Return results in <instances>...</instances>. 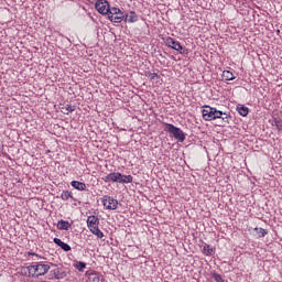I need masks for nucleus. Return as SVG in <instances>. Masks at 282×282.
Returning a JSON list of instances; mask_svg holds the SVG:
<instances>
[{"mask_svg":"<svg viewBox=\"0 0 282 282\" xmlns=\"http://www.w3.org/2000/svg\"><path fill=\"white\" fill-rule=\"evenodd\" d=\"M95 9L99 14L104 17H108L111 23H122L124 21V12L119 8L112 7L109 4L107 0H97L95 3Z\"/></svg>","mask_w":282,"mask_h":282,"instance_id":"nucleus-1","label":"nucleus"},{"mask_svg":"<svg viewBox=\"0 0 282 282\" xmlns=\"http://www.w3.org/2000/svg\"><path fill=\"white\" fill-rule=\"evenodd\" d=\"M29 276L39 279V276H45L50 272V264L34 263L28 267Z\"/></svg>","mask_w":282,"mask_h":282,"instance_id":"nucleus-2","label":"nucleus"},{"mask_svg":"<svg viewBox=\"0 0 282 282\" xmlns=\"http://www.w3.org/2000/svg\"><path fill=\"white\" fill-rule=\"evenodd\" d=\"M86 224L89 231L95 235L97 239H102L105 237V234L98 227L100 226V219L97 216H88Z\"/></svg>","mask_w":282,"mask_h":282,"instance_id":"nucleus-3","label":"nucleus"},{"mask_svg":"<svg viewBox=\"0 0 282 282\" xmlns=\"http://www.w3.org/2000/svg\"><path fill=\"white\" fill-rule=\"evenodd\" d=\"M202 113L206 121L217 120L223 116H226L221 110H217V108H213L210 106H204Z\"/></svg>","mask_w":282,"mask_h":282,"instance_id":"nucleus-4","label":"nucleus"},{"mask_svg":"<svg viewBox=\"0 0 282 282\" xmlns=\"http://www.w3.org/2000/svg\"><path fill=\"white\" fill-rule=\"evenodd\" d=\"M164 127H165L164 131L173 134V138H175V140H178V142H184V140H186V135L184 134V131L173 126V123H164Z\"/></svg>","mask_w":282,"mask_h":282,"instance_id":"nucleus-5","label":"nucleus"},{"mask_svg":"<svg viewBox=\"0 0 282 282\" xmlns=\"http://www.w3.org/2000/svg\"><path fill=\"white\" fill-rule=\"evenodd\" d=\"M165 45L172 50H175L176 52H180V54H188V50H184L182 44H180V42L175 41L173 37L165 39Z\"/></svg>","mask_w":282,"mask_h":282,"instance_id":"nucleus-6","label":"nucleus"},{"mask_svg":"<svg viewBox=\"0 0 282 282\" xmlns=\"http://www.w3.org/2000/svg\"><path fill=\"white\" fill-rule=\"evenodd\" d=\"M101 202L107 210H116L118 208V200L111 196H104Z\"/></svg>","mask_w":282,"mask_h":282,"instance_id":"nucleus-7","label":"nucleus"},{"mask_svg":"<svg viewBox=\"0 0 282 282\" xmlns=\"http://www.w3.org/2000/svg\"><path fill=\"white\" fill-rule=\"evenodd\" d=\"M102 182H106V184H108L109 182H119L120 184V180H122V173L120 172H112L106 176H104Z\"/></svg>","mask_w":282,"mask_h":282,"instance_id":"nucleus-8","label":"nucleus"},{"mask_svg":"<svg viewBox=\"0 0 282 282\" xmlns=\"http://www.w3.org/2000/svg\"><path fill=\"white\" fill-rule=\"evenodd\" d=\"M53 241L56 246L62 248V250H64V252H69V250H72V247L69 245H67L66 242H64L63 240H61L59 238H54Z\"/></svg>","mask_w":282,"mask_h":282,"instance_id":"nucleus-9","label":"nucleus"},{"mask_svg":"<svg viewBox=\"0 0 282 282\" xmlns=\"http://www.w3.org/2000/svg\"><path fill=\"white\" fill-rule=\"evenodd\" d=\"M123 21L128 23H135L138 22V14L134 11H130L128 14L124 15Z\"/></svg>","mask_w":282,"mask_h":282,"instance_id":"nucleus-10","label":"nucleus"},{"mask_svg":"<svg viewBox=\"0 0 282 282\" xmlns=\"http://www.w3.org/2000/svg\"><path fill=\"white\" fill-rule=\"evenodd\" d=\"M70 186L76 191H87V185L80 181H72Z\"/></svg>","mask_w":282,"mask_h":282,"instance_id":"nucleus-11","label":"nucleus"},{"mask_svg":"<svg viewBox=\"0 0 282 282\" xmlns=\"http://www.w3.org/2000/svg\"><path fill=\"white\" fill-rule=\"evenodd\" d=\"M203 254H205V257H213V254H215V248L210 247L208 243H204Z\"/></svg>","mask_w":282,"mask_h":282,"instance_id":"nucleus-12","label":"nucleus"},{"mask_svg":"<svg viewBox=\"0 0 282 282\" xmlns=\"http://www.w3.org/2000/svg\"><path fill=\"white\" fill-rule=\"evenodd\" d=\"M237 111L240 116H242L243 118H246V116H248V113H250V109L241 104H239L237 106Z\"/></svg>","mask_w":282,"mask_h":282,"instance_id":"nucleus-13","label":"nucleus"},{"mask_svg":"<svg viewBox=\"0 0 282 282\" xmlns=\"http://www.w3.org/2000/svg\"><path fill=\"white\" fill-rule=\"evenodd\" d=\"M57 228L58 230H69V228H72V224L67 220H59L57 223Z\"/></svg>","mask_w":282,"mask_h":282,"instance_id":"nucleus-14","label":"nucleus"},{"mask_svg":"<svg viewBox=\"0 0 282 282\" xmlns=\"http://www.w3.org/2000/svg\"><path fill=\"white\" fill-rule=\"evenodd\" d=\"M88 282H105V278L98 273H91L88 278Z\"/></svg>","mask_w":282,"mask_h":282,"instance_id":"nucleus-15","label":"nucleus"},{"mask_svg":"<svg viewBox=\"0 0 282 282\" xmlns=\"http://www.w3.org/2000/svg\"><path fill=\"white\" fill-rule=\"evenodd\" d=\"M223 77L225 78V80H235V74H232V72L230 70H224L223 72Z\"/></svg>","mask_w":282,"mask_h":282,"instance_id":"nucleus-16","label":"nucleus"},{"mask_svg":"<svg viewBox=\"0 0 282 282\" xmlns=\"http://www.w3.org/2000/svg\"><path fill=\"white\" fill-rule=\"evenodd\" d=\"M133 182V176L131 175H122L120 178V184H131Z\"/></svg>","mask_w":282,"mask_h":282,"instance_id":"nucleus-17","label":"nucleus"},{"mask_svg":"<svg viewBox=\"0 0 282 282\" xmlns=\"http://www.w3.org/2000/svg\"><path fill=\"white\" fill-rule=\"evenodd\" d=\"M254 231L258 234L259 239H262L263 237H265V235H268V230L263 228L256 227Z\"/></svg>","mask_w":282,"mask_h":282,"instance_id":"nucleus-18","label":"nucleus"},{"mask_svg":"<svg viewBox=\"0 0 282 282\" xmlns=\"http://www.w3.org/2000/svg\"><path fill=\"white\" fill-rule=\"evenodd\" d=\"M273 127H275V129H278V131H282V119L275 118L273 120Z\"/></svg>","mask_w":282,"mask_h":282,"instance_id":"nucleus-19","label":"nucleus"},{"mask_svg":"<svg viewBox=\"0 0 282 282\" xmlns=\"http://www.w3.org/2000/svg\"><path fill=\"white\" fill-rule=\"evenodd\" d=\"M62 199L64 202H67V199H72V192L69 191H64L61 195Z\"/></svg>","mask_w":282,"mask_h":282,"instance_id":"nucleus-20","label":"nucleus"},{"mask_svg":"<svg viewBox=\"0 0 282 282\" xmlns=\"http://www.w3.org/2000/svg\"><path fill=\"white\" fill-rule=\"evenodd\" d=\"M76 268L79 270V272H83V270L87 268V264L85 262H78Z\"/></svg>","mask_w":282,"mask_h":282,"instance_id":"nucleus-21","label":"nucleus"},{"mask_svg":"<svg viewBox=\"0 0 282 282\" xmlns=\"http://www.w3.org/2000/svg\"><path fill=\"white\" fill-rule=\"evenodd\" d=\"M214 280L216 282H224V278L221 276V274H217V273L214 274Z\"/></svg>","mask_w":282,"mask_h":282,"instance_id":"nucleus-22","label":"nucleus"},{"mask_svg":"<svg viewBox=\"0 0 282 282\" xmlns=\"http://www.w3.org/2000/svg\"><path fill=\"white\" fill-rule=\"evenodd\" d=\"M64 109H65L64 113H72V111L75 110V108L69 105H67Z\"/></svg>","mask_w":282,"mask_h":282,"instance_id":"nucleus-23","label":"nucleus"},{"mask_svg":"<svg viewBox=\"0 0 282 282\" xmlns=\"http://www.w3.org/2000/svg\"><path fill=\"white\" fill-rule=\"evenodd\" d=\"M153 78H158V74L153 73L151 79L153 80Z\"/></svg>","mask_w":282,"mask_h":282,"instance_id":"nucleus-24","label":"nucleus"},{"mask_svg":"<svg viewBox=\"0 0 282 282\" xmlns=\"http://www.w3.org/2000/svg\"><path fill=\"white\" fill-rule=\"evenodd\" d=\"M113 18H120V14L115 13V14H113Z\"/></svg>","mask_w":282,"mask_h":282,"instance_id":"nucleus-25","label":"nucleus"},{"mask_svg":"<svg viewBox=\"0 0 282 282\" xmlns=\"http://www.w3.org/2000/svg\"><path fill=\"white\" fill-rule=\"evenodd\" d=\"M29 256H32V257H34V256H36V253H29Z\"/></svg>","mask_w":282,"mask_h":282,"instance_id":"nucleus-26","label":"nucleus"}]
</instances>
